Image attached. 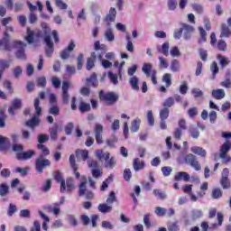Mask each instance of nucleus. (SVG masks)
Returning <instances> with one entry per match:
<instances>
[{"instance_id": "f257e3e1", "label": "nucleus", "mask_w": 231, "mask_h": 231, "mask_svg": "<svg viewBox=\"0 0 231 231\" xmlns=\"http://www.w3.org/2000/svg\"><path fill=\"white\" fill-rule=\"evenodd\" d=\"M40 104L41 101L39 100V97H36L34 100L35 114L29 121L26 122V125L32 129H33V127H37V125H39V122H41L39 116H41V113H42V108L40 106Z\"/></svg>"}, {"instance_id": "f03ea898", "label": "nucleus", "mask_w": 231, "mask_h": 231, "mask_svg": "<svg viewBox=\"0 0 231 231\" xmlns=\"http://www.w3.org/2000/svg\"><path fill=\"white\" fill-rule=\"evenodd\" d=\"M13 47L17 50L15 53L16 59H19V60H26V53L24 52L26 43L21 41H14L13 42Z\"/></svg>"}, {"instance_id": "7ed1b4c3", "label": "nucleus", "mask_w": 231, "mask_h": 231, "mask_svg": "<svg viewBox=\"0 0 231 231\" xmlns=\"http://www.w3.org/2000/svg\"><path fill=\"white\" fill-rule=\"evenodd\" d=\"M100 100H104L108 106H112L118 100V95L115 94V92L104 93V90H101L99 93Z\"/></svg>"}, {"instance_id": "20e7f679", "label": "nucleus", "mask_w": 231, "mask_h": 231, "mask_svg": "<svg viewBox=\"0 0 231 231\" xmlns=\"http://www.w3.org/2000/svg\"><path fill=\"white\" fill-rule=\"evenodd\" d=\"M142 71L146 75V77H151L152 84L156 86L158 81L156 80V70L152 69V64L144 63L142 68Z\"/></svg>"}, {"instance_id": "39448f33", "label": "nucleus", "mask_w": 231, "mask_h": 231, "mask_svg": "<svg viewBox=\"0 0 231 231\" xmlns=\"http://www.w3.org/2000/svg\"><path fill=\"white\" fill-rule=\"evenodd\" d=\"M69 86H71V83H69V81L62 82L61 101H62V104H65L66 106L69 104Z\"/></svg>"}, {"instance_id": "423d86ee", "label": "nucleus", "mask_w": 231, "mask_h": 231, "mask_svg": "<svg viewBox=\"0 0 231 231\" xmlns=\"http://www.w3.org/2000/svg\"><path fill=\"white\" fill-rule=\"evenodd\" d=\"M102 60V52L100 51H94L91 53L90 58L87 60V69L89 71L95 68V60Z\"/></svg>"}, {"instance_id": "0eeeda50", "label": "nucleus", "mask_w": 231, "mask_h": 231, "mask_svg": "<svg viewBox=\"0 0 231 231\" xmlns=\"http://www.w3.org/2000/svg\"><path fill=\"white\" fill-rule=\"evenodd\" d=\"M184 160H185L186 163H189V165H190V167L195 169V171H201V164L196 159V155L189 153V154L186 155Z\"/></svg>"}, {"instance_id": "6e6552de", "label": "nucleus", "mask_w": 231, "mask_h": 231, "mask_svg": "<svg viewBox=\"0 0 231 231\" xmlns=\"http://www.w3.org/2000/svg\"><path fill=\"white\" fill-rule=\"evenodd\" d=\"M50 165H51V162L48 159L41 157L36 159L35 167L37 172H39L40 174L42 173L44 167H50Z\"/></svg>"}, {"instance_id": "1a4fd4ad", "label": "nucleus", "mask_w": 231, "mask_h": 231, "mask_svg": "<svg viewBox=\"0 0 231 231\" xmlns=\"http://www.w3.org/2000/svg\"><path fill=\"white\" fill-rule=\"evenodd\" d=\"M116 20V9L115 7H111L108 14L103 19L106 27L111 26V23H115Z\"/></svg>"}, {"instance_id": "9d476101", "label": "nucleus", "mask_w": 231, "mask_h": 231, "mask_svg": "<svg viewBox=\"0 0 231 231\" xmlns=\"http://www.w3.org/2000/svg\"><path fill=\"white\" fill-rule=\"evenodd\" d=\"M44 42L46 44L45 53L46 57H51L53 55V42L51 41V36L50 34L44 36Z\"/></svg>"}, {"instance_id": "9b49d317", "label": "nucleus", "mask_w": 231, "mask_h": 231, "mask_svg": "<svg viewBox=\"0 0 231 231\" xmlns=\"http://www.w3.org/2000/svg\"><path fill=\"white\" fill-rule=\"evenodd\" d=\"M88 191L89 189H88V178H86V176H82L79 180V196L82 198V196H84Z\"/></svg>"}, {"instance_id": "f8f14e48", "label": "nucleus", "mask_w": 231, "mask_h": 231, "mask_svg": "<svg viewBox=\"0 0 231 231\" xmlns=\"http://www.w3.org/2000/svg\"><path fill=\"white\" fill-rule=\"evenodd\" d=\"M102 133H104V126L102 125L97 124L94 128V134L96 142L98 144L104 143V138L102 137Z\"/></svg>"}, {"instance_id": "ddd939ff", "label": "nucleus", "mask_w": 231, "mask_h": 231, "mask_svg": "<svg viewBox=\"0 0 231 231\" xmlns=\"http://www.w3.org/2000/svg\"><path fill=\"white\" fill-rule=\"evenodd\" d=\"M182 33L185 41H190L192 33H194V27L187 23L182 24Z\"/></svg>"}, {"instance_id": "4468645a", "label": "nucleus", "mask_w": 231, "mask_h": 231, "mask_svg": "<svg viewBox=\"0 0 231 231\" xmlns=\"http://www.w3.org/2000/svg\"><path fill=\"white\" fill-rule=\"evenodd\" d=\"M230 149H231V142L226 141L220 147V153H219L220 160H224V158H226V154H228Z\"/></svg>"}, {"instance_id": "2eb2a0df", "label": "nucleus", "mask_w": 231, "mask_h": 231, "mask_svg": "<svg viewBox=\"0 0 231 231\" xmlns=\"http://www.w3.org/2000/svg\"><path fill=\"white\" fill-rule=\"evenodd\" d=\"M64 190H60V192H62V194L66 192H72V190H75V180H73V178H68L64 181Z\"/></svg>"}, {"instance_id": "dca6fc26", "label": "nucleus", "mask_w": 231, "mask_h": 231, "mask_svg": "<svg viewBox=\"0 0 231 231\" xmlns=\"http://www.w3.org/2000/svg\"><path fill=\"white\" fill-rule=\"evenodd\" d=\"M105 167L106 169H115L116 167V161L115 157H111V153L106 152Z\"/></svg>"}, {"instance_id": "f3484780", "label": "nucleus", "mask_w": 231, "mask_h": 231, "mask_svg": "<svg viewBox=\"0 0 231 231\" xmlns=\"http://www.w3.org/2000/svg\"><path fill=\"white\" fill-rule=\"evenodd\" d=\"M73 50H75V42H71L68 45V47L60 52V58L63 60L69 59V55L71 54V51H73Z\"/></svg>"}, {"instance_id": "a211bd4d", "label": "nucleus", "mask_w": 231, "mask_h": 231, "mask_svg": "<svg viewBox=\"0 0 231 231\" xmlns=\"http://www.w3.org/2000/svg\"><path fill=\"white\" fill-rule=\"evenodd\" d=\"M32 156H35V152L33 150H28L27 152L16 153L17 160L22 161L30 160Z\"/></svg>"}, {"instance_id": "6ab92c4d", "label": "nucleus", "mask_w": 231, "mask_h": 231, "mask_svg": "<svg viewBox=\"0 0 231 231\" xmlns=\"http://www.w3.org/2000/svg\"><path fill=\"white\" fill-rule=\"evenodd\" d=\"M133 167L135 172H139V171L143 170V168L145 167V162L140 160V158H134L133 160Z\"/></svg>"}, {"instance_id": "aec40b11", "label": "nucleus", "mask_w": 231, "mask_h": 231, "mask_svg": "<svg viewBox=\"0 0 231 231\" xmlns=\"http://www.w3.org/2000/svg\"><path fill=\"white\" fill-rule=\"evenodd\" d=\"M191 152L193 154H197V156H200V158H205L207 156V150L203 149L202 147L199 146H192L190 148Z\"/></svg>"}, {"instance_id": "412c9836", "label": "nucleus", "mask_w": 231, "mask_h": 231, "mask_svg": "<svg viewBox=\"0 0 231 231\" xmlns=\"http://www.w3.org/2000/svg\"><path fill=\"white\" fill-rule=\"evenodd\" d=\"M174 180L175 181H181V180H183V181H190V175L185 171H180L176 173Z\"/></svg>"}, {"instance_id": "4be33fe9", "label": "nucleus", "mask_w": 231, "mask_h": 231, "mask_svg": "<svg viewBox=\"0 0 231 231\" xmlns=\"http://www.w3.org/2000/svg\"><path fill=\"white\" fill-rule=\"evenodd\" d=\"M211 96L213 98H216V100H223V98L226 96L225 89L218 88V89L212 90Z\"/></svg>"}, {"instance_id": "5701e85b", "label": "nucleus", "mask_w": 231, "mask_h": 231, "mask_svg": "<svg viewBox=\"0 0 231 231\" xmlns=\"http://www.w3.org/2000/svg\"><path fill=\"white\" fill-rule=\"evenodd\" d=\"M15 109H21V99L19 98L13 101L12 106L8 109L9 115H15Z\"/></svg>"}, {"instance_id": "b1692460", "label": "nucleus", "mask_w": 231, "mask_h": 231, "mask_svg": "<svg viewBox=\"0 0 231 231\" xmlns=\"http://www.w3.org/2000/svg\"><path fill=\"white\" fill-rule=\"evenodd\" d=\"M139 82L140 79L136 76H133L129 79V84L134 91H140V86H138Z\"/></svg>"}, {"instance_id": "393cba45", "label": "nucleus", "mask_w": 231, "mask_h": 231, "mask_svg": "<svg viewBox=\"0 0 231 231\" xmlns=\"http://www.w3.org/2000/svg\"><path fill=\"white\" fill-rule=\"evenodd\" d=\"M220 37H226V38L231 37V30H230V27L226 25V23L221 24Z\"/></svg>"}, {"instance_id": "a878e982", "label": "nucleus", "mask_w": 231, "mask_h": 231, "mask_svg": "<svg viewBox=\"0 0 231 231\" xmlns=\"http://www.w3.org/2000/svg\"><path fill=\"white\" fill-rule=\"evenodd\" d=\"M55 180L58 183H60V190H65L64 182L66 181L62 177V173L60 171H57L55 174Z\"/></svg>"}, {"instance_id": "bb28decb", "label": "nucleus", "mask_w": 231, "mask_h": 231, "mask_svg": "<svg viewBox=\"0 0 231 231\" xmlns=\"http://www.w3.org/2000/svg\"><path fill=\"white\" fill-rule=\"evenodd\" d=\"M97 210H99L102 214H107L113 210V207L109 206V204H99Z\"/></svg>"}, {"instance_id": "cd10ccee", "label": "nucleus", "mask_w": 231, "mask_h": 231, "mask_svg": "<svg viewBox=\"0 0 231 231\" xmlns=\"http://www.w3.org/2000/svg\"><path fill=\"white\" fill-rule=\"evenodd\" d=\"M140 124H142V120H140V118H136L132 121L131 132L138 133V131H140Z\"/></svg>"}, {"instance_id": "c85d7f7f", "label": "nucleus", "mask_w": 231, "mask_h": 231, "mask_svg": "<svg viewBox=\"0 0 231 231\" xmlns=\"http://www.w3.org/2000/svg\"><path fill=\"white\" fill-rule=\"evenodd\" d=\"M10 68V62L5 60H0V80L3 79V73L5 69H8Z\"/></svg>"}, {"instance_id": "c756f323", "label": "nucleus", "mask_w": 231, "mask_h": 231, "mask_svg": "<svg viewBox=\"0 0 231 231\" xmlns=\"http://www.w3.org/2000/svg\"><path fill=\"white\" fill-rule=\"evenodd\" d=\"M77 158H82L84 162L89 157V152L88 150H77L76 151Z\"/></svg>"}, {"instance_id": "7c9ffc66", "label": "nucleus", "mask_w": 231, "mask_h": 231, "mask_svg": "<svg viewBox=\"0 0 231 231\" xmlns=\"http://www.w3.org/2000/svg\"><path fill=\"white\" fill-rule=\"evenodd\" d=\"M34 35H35V32L32 31L30 27H28L27 35L25 36V41L28 42V44H33Z\"/></svg>"}, {"instance_id": "2f4dec72", "label": "nucleus", "mask_w": 231, "mask_h": 231, "mask_svg": "<svg viewBox=\"0 0 231 231\" xmlns=\"http://www.w3.org/2000/svg\"><path fill=\"white\" fill-rule=\"evenodd\" d=\"M10 193V187L6 183L0 184V196L5 198V196H8Z\"/></svg>"}, {"instance_id": "473e14b6", "label": "nucleus", "mask_w": 231, "mask_h": 231, "mask_svg": "<svg viewBox=\"0 0 231 231\" xmlns=\"http://www.w3.org/2000/svg\"><path fill=\"white\" fill-rule=\"evenodd\" d=\"M37 147L42 152L39 156V158H46V156L50 155V149H48V147H46V145H44V144H37Z\"/></svg>"}, {"instance_id": "72a5a7b5", "label": "nucleus", "mask_w": 231, "mask_h": 231, "mask_svg": "<svg viewBox=\"0 0 231 231\" xmlns=\"http://www.w3.org/2000/svg\"><path fill=\"white\" fill-rule=\"evenodd\" d=\"M39 216L43 219L42 228L43 230H48V223H50V217L44 214L42 211H39Z\"/></svg>"}, {"instance_id": "f704fd0d", "label": "nucleus", "mask_w": 231, "mask_h": 231, "mask_svg": "<svg viewBox=\"0 0 231 231\" xmlns=\"http://www.w3.org/2000/svg\"><path fill=\"white\" fill-rule=\"evenodd\" d=\"M106 31L105 32V37L108 42H113L115 41V34L113 33V29H111V26L106 27Z\"/></svg>"}, {"instance_id": "c9c22d12", "label": "nucleus", "mask_w": 231, "mask_h": 231, "mask_svg": "<svg viewBox=\"0 0 231 231\" xmlns=\"http://www.w3.org/2000/svg\"><path fill=\"white\" fill-rule=\"evenodd\" d=\"M199 44H203V42H207V31L203 29V27H199Z\"/></svg>"}, {"instance_id": "e433bc0d", "label": "nucleus", "mask_w": 231, "mask_h": 231, "mask_svg": "<svg viewBox=\"0 0 231 231\" xmlns=\"http://www.w3.org/2000/svg\"><path fill=\"white\" fill-rule=\"evenodd\" d=\"M88 84L97 88L98 86V79H97V74L93 73L88 79H87Z\"/></svg>"}, {"instance_id": "4c0bfd02", "label": "nucleus", "mask_w": 231, "mask_h": 231, "mask_svg": "<svg viewBox=\"0 0 231 231\" xmlns=\"http://www.w3.org/2000/svg\"><path fill=\"white\" fill-rule=\"evenodd\" d=\"M162 82L166 84V88H171L172 86V75L165 73L162 77Z\"/></svg>"}, {"instance_id": "58836bf2", "label": "nucleus", "mask_w": 231, "mask_h": 231, "mask_svg": "<svg viewBox=\"0 0 231 231\" xmlns=\"http://www.w3.org/2000/svg\"><path fill=\"white\" fill-rule=\"evenodd\" d=\"M211 198L213 199H219V198H223V190H221L219 188L213 189Z\"/></svg>"}, {"instance_id": "ea45409f", "label": "nucleus", "mask_w": 231, "mask_h": 231, "mask_svg": "<svg viewBox=\"0 0 231 231\" xmlns=\"http://www.w3.org/2000/svg\"><path fill=\"white\" fill-rule=\"evenodd\" d=\"M180 68H181V65L178 60H171V70L173 73H178V71H180Z\"/></svg>"}, {"instance_id": "a19ab883", "label": "nucleus", "mask_w": 231, "mask_h": 231, "mask_svg": "<svg viewBox=\"0 0 231 231\" xmlns=\"http://www.w3.org/2000/svg\"><path fill=\"white\" fill-rule=\"evenodd\" d=\"M153 195L157 199H167V194L162 189H153Z\"/></svg>"}, {"instance_id": "79ce46f5", "label": "nucleus", "mask_w": 231, "mask_h": 231, "mask_svg": "<svg viewBox=\"0 0 231 231\" xmlns=\"http://www.w3.org/2000/svg\"><path fill=\"white\" fill-rule=\"evenodd\" d=\"M79 110L80 113H88V111H91V105L81 102L79 106Z\"/></svg>"}, {"instance_id": "37998d69", "label": "nucleus", "mask_w": 231, "mask_h": 231, "mask_svg": "<svg viewBox=\"0 0 231 231\" xmlns=\"http://www.w3.org/2000/svg\"><path fill=\"white\" fill-rule=\"evenodd\" d=\"M0 49L5 50L6 51H10V50H12V46L10 45L7 40L4 39L0 40Z\"/></svg>"}, {"instance_id": "c03bdc74", "label": "nucleus", "mask_w": 231, "mask_h": 231, "mask_svg": "<svg viewBox=\"0 0 231 231\" xmlns=\"http://www.w3.org/2000/svg\"><path fill=\"white\" fill-rule=\"evenodd\" d=\"M49 132L51 140H52V142H55L57 140V136L59 135V127L56 126L55 128H50Z\"/></svg>"}, {"instance_id": "a18cd8bd", "label": "nucleus", "mask_w": 231, "mask_h": 231, "mask_svg": "<svg viewBox=\"0 0 231 231\" xmlns=\"http://www.w3.org/2000/svg\"><path fill=\"white\" fill-rule=\"evenodd\" d=\"M73 129H75V125L73 124V122H69L65 125V134H67V136H71Z\"/></svg>"}, {"instance_id": "49530a36", "label": "nucleus", "mask_w": 231, "mask_h": 231, "mask_svg": "<svg viewBox=\"0 0 231 231\" xmlns=\"http://www.w3.org/2000/svg\"><path fill=\"white\" fill-rule=\"evenodd\" d=\"M217 59L219 60V64L220 66H222V68H225L226 66H228V64H230V61H228V59H226V57L225 56H221V54H218L217 56Z\"/></svg>"}, {"instance_id": "de8ad7c7", "label": "nucleus", "mask_w": 231, "mask_h": 231, "mask_svg": "<svg viewBox=\"0 0 231 231\" xmlns=\"http://www.w3.org/2000/svg\"><path fill=\"white\" fill-rule=\"evenodd\" d=\"M159 53H162L165 57H169V42H164L161 49H158Z\"/></svg>"}, {"instance_id": "09e8293b", "label": "nucleus", "mask_w": 231, "mask_h": 231, "mask_svg": "<svg viewBox=\"0 0 231 231\" xmlns=\"http://www.w3.org/2000/svg\"><path fill=\"white\" fill-rule=\"evenodd\" d=\"M174 103H175L174 97H170L164 100V102L162 103V106L163 107L169 109V107H172V106H174Z\"/></svg>"}, {"instance_id": "8fccbe9b", "label": "nucleus", "mask_w": 231, "mask_h": 231, "mask_svg": "<svg viewBox=\"0 0 231 231\" xmlns=\"http://www.w3.org/2000/svg\"><path fill=\"white\" fill-rule=\"evenodd\" d=\"M191 93H192L194 98H201V97H203V95H204L203 90H201L198 88H192Z\"/></svg>"}, {"instance_id": "3c124183", "label": "nucleus", "mask_w": 231, "mask_h": 231, "mask_svg": "<svg viewBox=\"0 0 231 231\" xmlns=\"http://www.w3.org/2000/svg\"><path fill=\"white\" fill-rule=\"evenodd\" d=\"M210 70L213 73L212 79L214 80V79H216V75H217V73H219V67H217V63L216 61L212 62V64L210 66Z\"/></svg>"}, {"instance_id": "603ef678", "label": "nucleus", "mask_w": 231, "mask_h": 231, "mask_svg": "<svg viewBox=\"0 0 231 231\" xmlns=\"http://www.w3.org/2000/svg\"><path fill=\"white\" fill-rule=\"evenodd\" d=\"M13 75L14 79H19L23 75V67L17 66L13 69Z\"/></svg>"}, {"instance_id": "864d4df0", "label": "nucleus", "mask_w": 231, "mask_h": 231, "mask_svg": "<svg viewBox=\"0 0 231 231\" xmlns=\"http://www.w3.org/2000/svg\"><path fill=\"white\" fill-rule=\"evenodd\" d=\"M50 140V135L46 134H42L38 136V145H42V143H46Z\"/></svg>"}, {"instance_id": "5fc2aeb1", "label": "nucleus", "mask_w": 231, "mask_h": 231, "mask_svg": "<svg viewBox=\"0 0 231 231\" xmlns=\"http://www.w3.org/2000/svg\"><path fill=\"white\" fill-rule=\"evenodd\" d=\"M123 178L125 181H131V178H133V173L131 172V169L126 168L124 171Z\"/></svg>"}, {"instance_id": "6e6d98bb", "label": "nucleus", "mask_w": 231, "mask_h": 231, "mask_svg": "<svg viewBox=\"0 0 231 231\" xmlns=\"http://www.w3.org/2000/svg\"><path fill=\"white\" fill-rule=\"evenodd\" d=\"M6 115L3 110H0V129H4L6 126Z\"/></svg>"}, {"instance_id": "4d7b16f0", "label": "nucleus", "mask_w": 231, "mask_h": 231, "mask_svg": "<svg viewBox=\"0 0 231 231\" xmlns=\"http://www.w3.org/2000/svg\"><path fill=\"white\" fill-rule=\"evenodd\" d=\"M108 79L114 84V86H116L118 84V75L109 71L108 72Z\"/></svg>"}, {"instance_id": "13d9d810", "label": "nucleus", "mask_w": 231, "mask_h": 231, "mask_svg": "<svg viewBox=\"0 0 231 231\" xmlns=\"http://www.w3.org/2000/svg\"><path fill=\"white\" fill-rule=\"evenodd\" d=\"M116 201V194L115 191H111L107 199H106V205H113Z\"/></svg>"}, {"instance_id": "bf43d9fd", "label": "nucleus", "mask_w": 231, "mask_h": 231, "mask_svg": "<svg viewBox=\"0 0 231 231\" xmlns=\"http://www.w3.org/2000/svg\"><path fill=\"white\" fill-rule=\"evenodd\" d=\"M203 216V211L201 209H194L191 212L192 219H199Z\"/></svg>"}, {"instance_id": "052dcab7", "label": "nucleus", "mask_w": 231, "mask_h": 231, "mask_svg": "<svg viewBox=\"0 0 231 231\" xmlns=\"http://www.w3.org/2000/svg\"><path fill=\"white\" fill-rule=\"evenodd\" d=\"M15 212H17V206L14 205V204H9V208L7 210V215L12 217V216H14L15 214Z\"/></svg>"}, {"instance_id": "680f3d73", "label": "nucleus", "mask_w": 231, "mask_h": 231, "mask_svg": "<svg viewBox=\"0 0 231 231\" xmlns=\"http://www.w3.org/2000/svg\"><path fill=\"white\" fill-rule=\"evenodd\" d=\"M155 214H156V216L163 217V216H165V214H167V208H162V207H156Z\"/></svg>"}, {"instance_id": "e2e57ef3", "label": "nucleus", "mask_w": 231, "mask_h": 231, "mask_svg": "<svg viewBox=\"0 0 231 231\" xmlns=\"http://www.w3.org/2000/svg\"><path fill=\"white\" fill-rule=\"evenodd\" d=\"M118 142V138L116 136H113L112 138L106 139V143L107 147H115V143Z\"/></svg>"}, {"instance_id": "0e129e2a", "label": "nucleus", "mask_w": 231, "mask_h": 231, "mask_svg": "<svg viewBox=\"0 0 231 231\" xmlns=\"http://www.w3.org/2000/svg\"><path fill=\"white\" fill-rule=\"evenodd\" d=\"M161 120H167L169 118V108H163L160 111Z\"/></svg>"}, {"instance_id": "69168bd1", "label": "nucleus", "mask_w": 231, "mask_h": 231, "mask_svg": "<svg viewBox=\"0 0 231 231\" xmlns=\"http://www.w3.org/2000/svg\"><path fill=\"white\" fill-rule=\"evenodd\" d=\"M220 184L223 189H230V180L226 177H222L220 180Z\"/></svg>"}, {"instance_id": "338daca9", "label": "nucleus", "mask_w": 231, "mask_h": 231, "mask_svg": "<svg viewBox=\"0 0 231 231\" xmlns=\"http://www.w3.org/2000/svg\"><path fill=\"white\" fill-rule=\"evenodd\" d=\"M220 51H226V42L223 40H219L217 45Z\"/></svg>"}, {"instance_id": "774afa93", "label": "nucleus", "mask_w": 231, "mask_h": 231, "mask_svg": "<svg viewBox=\"0 0 231 231\" xmlns=\"http://www.w3.org/2000/svg\"><path fill=\"white\" fill-rule=\"evenodd\" d=\"M171 57H181V52L178 47H172L170 51Z\"/></svg>"}]
</instances>
